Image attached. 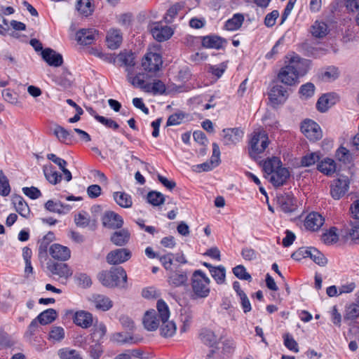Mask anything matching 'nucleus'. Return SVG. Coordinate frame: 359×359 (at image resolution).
<instances>
[{"label":"nucleus","mask_w":359,"mask_h":359,"mask_svg":"<svg viewBox=\"0 0 359 359\" xmlns=\"http://www.w3.org/2000/svg\"><path fill=\"white\" fill-rule=\"evenodd\" d=\"M97 278L102 285L113 288H126L127 274L121 266L112 267L109 271H102L97 275Z\"/></svg>","instance_id":"nucleus-1"},{"label":"nucleus","mask_w":359,"mask_h":359,"mask_svg":"<svg viewBox=\"0 0 359 359\" xmlns=\"http://www.w3.org/2000/svg\"><path fill=\"white\" fill-rule=\"evenodd\" d=\"M158 317L162 323L160 327L161 335L163 337H170L174 335L176 332V325L172 320H168L170 311L165 302L159 299L156 304Z\"/></svg>","instance_id":"nucleus-2"},{"label":"nucleus","mask_w":359,"mask_h":359,"mask_svg":"<svg viewBox=\"0 0 359 359\" xmlns=\"http://www.w3.org/2000/svg\"><path fill=\"white\" fill-rule=\"evenodd\" d=\"M280 158H271V183L280 187L286 183L290 176L288 168L283 167Z\"/></svg>","instance_id":"nucleus-3"},{"label":"nucleus","mask_w":359,"mask_h":359,"mask_svg":"<svg viewBox=\"0 0 359 359\" xmlns=\"http://www.w3.org/2000/svg\"><path fill=\"white\" fill-rule=\"evenodd\" d=\"M210 279L201 270H196L191 277V287L194 293L198 297H206L210 293Z\"/></svg>","instance_id":"nucleus-4"},{"label":"nucleus","mask_w":359,"mask_h":359,"mask_svg":"<svg viewBox=\"0 0 359 359\" xmlns=\"http://www.w3.org/2000/svg\"><path fill=\"white\" fill-rule=\"evenodd\" d=\"M268 146V136L265 131L254 132L249 141L248 153L250 157L262 153Z\"/></svg>","instance_id":"nucleus-5"},{"label":"nucleus","mask_w":359,"mask_h":359,"mask_svg":"<svg viewBox=\"0 0 359 359\" xmlns=\"http://www.w3.org/2000/svg\"><path fill=\"white\" fill-rule=\"evenodd\" d=\"M300 130L306 138L313 142L323 137V132L319 124L310 118H306L302 121Z\"/></svg>","instance_id":"nucleus-6"},{"label":"nucleus","mask_w":359,"mask_h":359,"mask_svg":"<svg viewBox=\"0 0 359 359\" xmlns=\"http://www.w3.org/2000/svg\"><path fill=\"white\" fill-rule=\"evenodd\" d=\"M277 82H273L271 88V106L276 108L280 105H283L288 99L290 93V88L278 84Z\"/></svg>","instance_id":"nucleus-7"},{"label":"nucleus","mask_w":359,"mask_h":359,"mask_svg":"<svg viewBox=\"0 0 359 359\" xmlns=\"http://www.w3.org/2000/svg\"><path fill=\"white\" fill-rule=\"evenodd\" d=\"M350 180L347 176L341 175L330 184V195L334 200H339L348 191Z\"/></svg>","instance_id":"nucleus-8"},{"label":"nucleus","mask_w":359,"mask_h":359,"mask_svg":"<svg viewBox=\"0 0 359 359\" xmlns=\"http://www.w3.org/2000/svg\"><path fill=\"white\" fill-rule=\"evenodd\" d=\"M287 64L294 68L292 70L299 78L305 76L309 72L312 62L310 60L302 58L298 55H295L290 57Z\"/></svg>","instance_id":"nucleus-9"},{"label":"nucleus","mask_w":359,"mask_h":359,"mask_svg":"<svg viewBox=\"0 0 359 359\" xmlns=\"http://www.w3.org/2000/svg\"><path fill=\"white\" fill-rule=\"evenodd\" d=\"M294 69L293 67L290 66L288 64L283 67L277 76V81L284 84L286 86H296L299 83V77L297 74L292 70Z\"/></svg>","instance_id":"nucleus-10"},{"label":"nucleus","mask_w":359,"mask_h":359,"mask_svg":"<svg viewBox=\"0 0 359 359\" xmlns=\"http://www.w3.org/2000/svg\"><path fill=\"white\" fill-rule=\"evenodd\" d=\"M339 101V96L335 92L323 94L317 100L316 109L320 113L327 112L330 108Z\"/></svg>","instance_id":"nucleus-11"},{"label":"nucleus","mask_w":359,"mask_h":359,"mask_svg":"<svg viewBox=\"0 0 359 359\" xmlns=\"http://www.w3.org/2000/svg\"><path fill=\"white\" fill-rule=\"evenodd\" d=\"M88 300L90 306L97 311H107L113 306V302L104 294H93Z\"/></svg>","instance_id":"nucleus-12"},{"label":"nucleus","mask_w":359,"mask_h":359,"mask_svg":"<svg viewBox=\"0 0 359 359\" xmlns=\"http://www.w3.org/2000/svg\"><path fill=\"white\" fill-rule=\"evenodd\" d=\"M162 63L163 61L160 54L148 53L142 58V66L146 72L154 73L160 69Z\"/></svg>","instance_id":"nucleus-13"},{"label":"nucleus","mask_w":359,"mask_h":359,"mask_svg":"<svg viewBox=\"0 0 359 359\" xmlns=\"http://www.w3.org/2000/svg\"><path fill=\"white\" fill-rule=\"evenodd\" d=\"M46 267L52 276L59 278H68L72 275V271L67 264L55 262L49 260L46 263Z\"/></svg>","instance_id":"nucleus-14"},{"label":"nucleus","mask_w":359,"mask_h":359,"mask_svg":"<svg viewBox=\"0 0 359 359\" xmlns=\"http://www.w3.org/2000/svg\"><path fill=\"white\" fill-rule=\"evenodd\" d=\"M131 257V252L127 248H118L111 251L107 255V262L110 264H119Z\"/></svg>","instance_id":"nucleus-15"},{"label":"nucleus","mask_w":359,"mask_h":359,"mask_svg":"<svg viewBox=\"0 0 359 359\" xmlns=\"http://www.w3.org/2000/svg\"><path fill=\"white\" fill-rule=\"evenodd\" d=\"M355 151H359V133L347 142V147L341 145L336 150L334 157H351Z\"/></svg>","instance_id":"nucleus-16"},{"label":"nucleus","mask_w":359,"mask_h":359,"mask_svg":"<svg viewBox=\"0 0 359 359\" xmlns=\"http://www.w3.org/2000/svg\"><path fill=\"white\" fill-rule=\"evenodd\" d=\"M151 32L153 37L159 42L167 41L173 34L171 27L167 25H162L160 22L153 24Z\"/></svg>","instance_id":"nucleus-17"},{"label":"nucleus","mask_w":359,"mask_h":359,"mask_svg":"<svg viewBox=\"0 0 359 359\" xmlns=\"http://www.w3.org/2000/svg\"><path fill=\"white\" fill-rule=\"evenodd\" d=\"M76 40L79 43L82 45H90L98 39V31L95 29H81L76 34Z\"/></svg>","instance_id":"nucleus-18"},{"label":"nucleus","mask_w":359,"mask_h":359,"mask_svg":"<svg viewBox=\"0 0 359 359\" xmlns=\"http://www.w3.org/2000/svg\"><path fill=\"white\" fill-rule=\"evenodd\" d=\"M222 133V142L226 145L237 144L242 140L244 134L238 128H225Z\"/></svg>","instance_id":"nucleus-19"},{"label":"nucleus","mask_w":359,"mask_h":359,"mask_svg":"<svg viewBox=\"0 0 359 359\" xmlns=\"http://www.w3.org/2000/svg\"><path fill=\"white\" fill-rule=\"evenodd\" d=\"M102 224L107 228L115 229L121 228L123 220L118 214L113 211H108L102 217Z\"/></svg>","instance_id":"nucleus-20"},{"label":"nucleus","mask_w":359,"mask_h":359,"mask_svg":"<svg viewBox=\"0 0 359 359\" xmlns=\"http://www.w3.org/2000/svg\"><path fill=\"white\" fill-rule=\"evenodd\" d=\"M49 254L54 259L67 261L71 257L70 250L64 245L54 243L49 248Z\"/></svg>","instance_id":"nucleus-21"},{"label":"nucleus","mask_w":359,"mask_h":359,"mask_svg":"<svg viewBox=\"0 0 359 359\" xmlns=\"http://www.w3.org/2000/svg\"><path fill=\"white\" fill-rule=\"evenodd\" d=\"M41 55L43 60L50 66L57 67L63 64L62 55L50 48L43 49Z\"/></svg>","instance_id":"nucleus-22"},{"label":"nucleus","mask_w":359,"mask_h":359,"mask_svg":"<svg viewBox=\"0 0 359 359\" xmlns=\"http://www.w3.org/2000/svg\"><path fill=\"white\" fill-rule=\"evenodd\" d=\"M324 223V218L316 212L309 213L305 220L304 226L306 229L315 231L318 230Z\"/></svg>","instance_id":"nucleus-23"},{"label":"nucleus","mask_w":359,"mask_h":359,"mask_svg":"<svg viewBox=\"0 0 359 359\" xmlns=\"http://www.w3.org/2000/svg\"><path fill=\"white\" fill-rule=\"evenodd\" d=\"M73 321L76 325L83 329H87L92 326L93 317V315L88 311H79L75 313Z\"/></svg>","instance_id":"nucleus-24"},{"label":"nucleus","mask_w":359,"mask_h":359,"mask_svg":"<svg viewBox=\"0 0 359 359\" xmlns=\"http://www.w3.org/2000/svg\"><path fill=\"white\" fill-rule=\"evenodd\" d=\"M317 170L330 176L337 171V164L334 158H317Z\"/></svg>","instance_id":"nucleus-25"},{"label":"nucleus","mask_w":359,"mask_h":359,"mask_svg":"<svg viewBox=\"0 0 359 359\" xmlns=\"http://www.w3.org/2000/svg\"><path fill=\"white\" fill-rule=\"evenodd\" d=\"M334 141L332 138H325L321 142V150L310 151L304 154L302 157H323L332 149Z\"/></svg>","instance_id":"nucleus-26"},{"label":"nucleus","mask_w":359,"mask_h":359,"mask_svg":"<svg viewBox=\"0 0 359 359\" xmlns=\"http://www.w3.org/2000/svg\"><path fill=\"white\" fill-rule=\"evenodd\" d=\"M53 132L60 142L66 144H71L74 140L73 132L69 131L59 125H55Z\"/></svg>","instance_id":"nucleus-27"},{"label":"nucleus","mask_w":359,"mask_h":359,"mask_svg":"<svg viewBox=\"0 0 359 359\" xmlns=\"http://www.w3.org/2000/svg\"><path fill=\"white\" fill-rule=\"evenodd\" d=\"M187 280V272L180 270L171 271L168 276L169 284L175 287L186 285Z\"/></svg>","instance_id":"nucleus-28"},{"label":"nucleus","mask_w":359,"mask_h":359,"mask_svg":"<svg viewBox=\"0 0 359 359\" xmlns=\"http://www.w3.org/2000/svg\"><path fill=\"white\" fill-rule=\"evenodd\" d=\"M135 55L131 51L121 52L118 55V60L122 65L126 67L127 74H130V72H134V67L135 65Z\"/></svg>","instance_id":"nucleus-29"},{"label":"nucleus","mask_w":359,"mask_h":359,"mask_svg":"<svg viewBox=\"0 0 359 359\" xmlns=\"http://www.w3.org/2000/svg\"><path fill=\"white\" fill-rule=\"evenodd\" d=\"M301 51L304 56L313 58H319L326 53L325 49L314 47L309 43H302L301 44Z\"/></svg>","instance_id":"nucleus-30"},{"label":"nucleus","mask_w":359,"mask_h":359,"mask_svg":"<svg viewBox=\"0 0 359 359\" xmlns=\"http://www.w3.org/2000/svg\"><path fill=\"white\" fill-rule=\"evenodd\" d=\"M226 41L218 36H205L203 37L202 46L206 48H215L219 50L223 47Z\"/></svg>","instance_id":"nucleus-31"},{"label":"nucleus","mask_w":359,"mask_h":359,"mask_svg":"<svg viewBox=\"0 0 359 359\" xmlns=\"http://www.w3.org/2000/svg\"><path fill=\"white\" fill-rule=\"evenodd\" d=\"M143 324L144 327L149 331H153L158 328L159 319L157 318V313L155 310L146 312L143 318Z\"/></svg>","instance_id":"nucleus-32"},{"label":"nucleus","mask_w":359,"mask_h":359,"mask_svg":"<svg viewBox=\"0 0 359 359\" xmlns=\"http://www.w3.org/2000/svg\"><path fill=\"white\" fill-rule=\"evenodd\" d=\"M130 233L126 229H122L116 231L111 236V241L117 246H123L127 244L130 240Z\"/></svg>","instance_id":"nucleus-33"},{"label":"nucleus","mask_w":359,"mask_h":359,"mask_svg":"<svg viewBox=\"0 0 359 359\" xmlns=\"http://www.w3.org/2000/svg\"><path fill=\"white\" fill-rule=\"evenodd\" d=\"M122 35L118 29H110L107 35V42L110 49L118 48L122 42Z\"/></svg>","instance_id":"nucleus-34"},{"label":"nucleus","mask_w":359,"mask_h":359,"mask_svg":"<svg viewBox=\"0 0 359 359\" xmlns=\"http://www.w3.org/2000/svg\"><path fill=\"white\" fill-rule=\"evenodd\" d=\"M13 203L15 208L16 211L23 217H27L29 215L30 210L27 203L24 198L19 195L13 196Z\"/></svg>","instance_id":"nucleus-35"},{"label":"nucleus","mask_w":359,"mask_h":359,"mask_svg":"<svg viewBox=\"0 0 359 359\" xmlns=\"http://www.w3.org/2000/svg\"><path fill=\"white\" fill-rule=\"evenodd\" d=\"M221 163L220 158H208L206 161L194 165L192 166V170L195 172H207L217 167Z\"/></svg>","instance_id":"nucleus-36"},{"label":"nucleus","mask_w":359,"mask_h":359,"mask_svg":"<svg viewBox=\"0 0 359 359\" xmlns=\"http://www.w3.org/2000/svg\"><path fill=\"white\" fill-rule=\"evenodd\" d=\"M244 21V16L241 13H236L231 19H229L224 25L226 30L235 31L238 29Z\"/></svg>","instance_id":"nucleus-37"},{"label":"nucleus","mask_w":359,"mask_h":359,"mask_svg":"<svg viewBox=\"0 0 359 359\" xmlns=\"http://www.w3.org/2000/svg\"><path fill=\"white\" fill-rule=\"evenodd\" d=\"M114 198L116 203L122 208H129L133 205L131 196L125 192H115L114 194Z\"/></svg>","instance_id":"nucleus-38"},{"label":"nucleus","mask_w":359,"mask_h":359,"mask_svg":"<svg viewBox=\"0 0 359 359\" xmlns=\"http://www.w3.org/2000/svg\"><path fill=\"white\" fill-rule=\"evenodd\" d=\"M311 29L312 35L316 38H323L327 34V25L324 22L316 21Z\"/></svg>","instance_id":"nucleus-39"},{"label":"nucleus","mask_w":359,"mask_h":359,"mask_svg":"<svg viewBox=\"0 0 359 359\" xmlns=\"http://www.w3.org/2000/svg\"><path fill=\"white\" fill-rule=\"evenodd\" d=\"M57 312L53 309H48L41 312L36 318L41 325H47L55 320Z\"/></svg>","instance_id":"nucleus-40"},{"label":"nucleus","mask_w":359,"mask_h":359,"mask_svg":"<svg viewBox=\"0 0 359 359\" xmlns=\"http://www.w3.org/2000/svg\"><path fill=\"white\" fill-rule=\"evenodd\" d=\"M340 76V72L338 67L331 65L325 68V70L321 73L322 79L326 81H334Z\"/></svg>","instance_id":"nucleus-41"},{"label":"nucleus","mask_w":359,"mask_h":359,"mask_svg":"<svg viewBox=\"0 0 359 359\" xmlns=\"http://www.w3.org/2000/svg\"><path fill=\"white\" fill-rule=\"evenodd\" d=\"M315 91V85L311 82H307L300 86L299 94L302 100H309L314 95Z\"/></svg>","instance_id":"nucleus-42"},{"label":"nucleus","mask_w":359,"mask_h":359,"mask_svg":"<svg viewBox=\"0 0 359 359\" xmlns=\"http://www.w3.org/2000/svg\"><path fill=\"white\" fill-rule=\"evenodd\" d=\"M337 229L334 226L331 227L327 231L323 233L321 239L327 245L335 243L339 240V236L337 233Z\"/></svg>","instance_id":"nucleus-43"},{"label":"nucleus","mask_w":359,"mask_h":359,"mask_svg":"<svg viewBox=\"0 0 359 359\" xmlns=\"http://www.w3.org/2000/svg\"><path fill=\"white\" fill-rule=\"evenodd\" d=\"M313 247H301L291 255V258L296 261H301L302 259L309 257Z\"/></svg>","instance_id":"nucleus-44"},{"label":"nucleus","mask_w":359,"mask_h":359,"mask_svg":"<svg viewBox=\"0 0 359 359\" xmlns=\"http://www.w3.org/2000/svg\"><path fill=\"white\" fill-rule=\"evenodd\" d=\"M210 274L217 284H224L226 280V269L222 266H216L211 270Z\"/></svg>","instance_id":"nucleus-45"},{"label":"nucleus","mask_w":359,"mask_h":359,"mask_svg":"<svg viewBox=\"0 0 359 359\" xmlns=\"http://www.w3.org/2000/svg\"><path fill=\"white\" fill-rule=\"evenodd\" d=\"M147 202L154 206H158L165 202L164 196L158 191H149L147 197Z\"/></svg>","instance_id":"nucleus-46"},{"label":"nucleus","mask_w":359,"mask_h":359,"mask_svg":"<svg viewBox=\"0 0 359 359\" xmlns=\"http://www.w3.org/2000/svg\"><path fill=\"white\" fill-rule=\"evenodd\" d=\"M226 358L224 351L222 350L218 343L215 346H211L206 355V359H226Z\"/></svg>","instance_id":"nucleus-47"},{"label":"nucleus","mask_w":359,"mask_h":359,"mask_svg":"<svg viewBox=\"0 0 359 359\" xmlns=\"http://www.w3.org/2000/svg\"><path fill=\"white\" fill-rule=\"evenodd\" d=\"M113 340L118 344H137L141 339L134 338L132 336H125L121 332L115 333L113 335Z\"/></svg>","instance_id":"nucleus-48"},{"label":"nucleus","mask_w":359,"mask_h":359,"mask_svg":"<svg viewBox=\"0 0 359 359\" xmlns=\"http://www.w3.org/2000/svg\"><path fill=\"white\" fill-rule=\"evenodd\" d=\"M310 259L316 264L320 266H325L327 264V259L325 256L317 248L313 247Z\"/></svg>","instance_id":"nucleus-49"},{"label":"nucleus","mask_w":359,"mask_h":359,"mask_svg":"<svg viewBox=\"0 0 359 359\" xmlns=\"http://www.w3.org/2000/svg\"><path fill=\"white\" fill-rule=\"evenodd\" d=\"M77 10L85 15H88L93 12L91 0H77Z\"/></svg>","instance_id":"nucleus-50"},{"label":"nucleus","mask_w":359,"mask_h":359,"mask_svg":"<svg viewBox=\"0 0 359 359\" xmlns=\"http://www.w3.org/2000/svg\"><path fill=\"white\" fill-rule=\"evenodd\" d=\"M106 334V327L103 323H95L91 333L93 341H99Z\"/></svg>","instance_id":"nucleus-51"},{"label":"nucleus","mask_w":359,"mask_h":359,"mask_svg":"<svg viewBox=\"0 0 359 359\" xmlns=\"http://www.w3.org/2000/svg\"><path fill=\"white\" fill-rule=\"evenodd\" d=\"M130 73V74H127V80L128 82L135 87L140 88L144 83V74L139 73L135 76H133L134 72H131Z\"/></svg>","instance_id":"nucleus-52"},{"label":"nucleus","mask_w":359,"mask_h":359,"mask_svg":"<svg viewBox=\"0 0 359 359\" xmlns=\"http://www.w3.org/2000/svg\"><path fill=\"white\" fill-rule=\"evenodd\" d=\"M359 316V306L356 304H352L346 307V313L344 316V320H354Z\"/></svg>","instance_id":"nucleus-53"},{"label":"nucleus","mask_w":359,"mask_h":359,"mask_svg":"<svg viewBox=\"0 0 359 359\" xmlns=\"http://www.w3.org/2000/svg\"><path fill=\"white\" fill-rule=\"evenodd\" d=\"M284 345L285 346L294 353L299 351V346L297 342L294 339L293 337L289 333L283 335Z\"/></svg>","instance_id":"nucleus-54"},{"label":"nucleus","mask_w":359,"mask_h":359,"mask_svg":"<svg viewBox=\"0 0 359 359\" xmlns=\"http://www.w3.org/2000/svg\"><path fill=\"white\" fill-rule=\"evenodd\" d=\"M74 221L78 226L85 228L90 224V219L85 212H79L75 215Z\"/></svg>","instance_id":"nucleus-55"},{"label":"nucleus","mask_w":359,"mask_h":359,"mask_svg":"<svg viewBox=\"0 0 359 359\" xmlns=\"http://www.w3.org/2000/svg\"><path fill=\"white\" fill-rule=\"evenodd\" d=\"M233 273L238 278L245 280H250L251 276L246 271L243 265H238L233 269Z\"/></svg>","instance_id":"nucleus-56"},{"label":"nucleus","mask_w":359,"mask_h":359,"mask_svg":"<svg viewBox=\"0 0 359 359\" xmlns=\"http://www.w3.org/2000/svg\"><path fill=\"white\" fill-rule=\"evenodd\" d=\"M54 163H55L58 167L62 170L64 175H65V179L67 182L70 181L72 178V174L70 171L66 168L67 165V162L64 158H51Z\"/></svg>","instance_id":"nucleus-57"},{"label":"nucleus","mask_w":359,"mask_h":359,"mask_svg":"<svg viewBox=\"0 0 359 359\" xmlns=\"http://www.w3.org/2000/svg\"><path fill=\"white\" fill-rule=\"evenodd\" d=\"M351 229L347 232V235L351 238L355 243L359 244V222H355L350 223Z\"/></svg>","instance_id":"nucleus-58"},{"label":"nucleus","mask_w":359,"mask_h":359,"mask_svg":"<svg viewBox=\"0 0 359 359\" xmlns=\"http://www.w3.org/2000/svg\"><path fill=\"white\" fill-rule=\"evenodd\" d=\"M49 337L55 341H60L65 337V330L62 327L54 326L50 332Z\"/></svg>","instance_id":"nucleus-59"},{"label":"nucleus","mask_w":359,"mask_h":359,"mask_svg":"<svg viewBox=\"0 0 359 359\" xmlns=\"http://www.w3.org/2000/svg\"><path fill=\"white\" fill-rule=\"evenodd\" d=\"M201 339L207 344L211 346H215L217 341V337L215 333L210 330H205L201 334Z\"/></svg>","instance_id":"nucleus-60"},{"label":"nucleus","mask_w":359,"mask_h":359,"mask_svg":"<svg viewBox=\"0 0 359 359\" xmlns=\"http://www.w3.org/2000/svg\"><path fill=\"white\" fill-rule=\"evenodd\" d=\"M58 355L61 359H81L76 351L68 348L60 350Z\"/></svg>","instance_id":"nucleus-61"},{"label":"nucleus","mask_w":359,"mask_h":359,"mask_svg":"<svg viewBox=\"0 0 359 359\" xmlns=\"http://www.w3.org/2000/svg\"><path fill=\"white\" fill-rule=\"evenodd\" d=\"M182 6L180 4H176L172 6L167 11L165 17V21L168 23H171L174 18L177 15L179 11L181 10Z\"/></svg>","instance_id":"nucleus-62"},{"label":"nucleus","mask_w":359,"mask_h":359,"mask_svg":"<svg viewBox=\"0 0 359 359\" xmlns=\"http://www.w3.org/2000/svg\"><path fill=\"white\" fill-rule=\"evenodd\" d=\"M95 119L107 128H112L114 130H116L119 128V125L111 118H107L102 116L95 115Z\"/></svg>","instance_id":"nucleus-63"},{"label":"nucleus","mask_w":359,"mask_h":359,"mask_svg":"<svg viewBox=\"0 0 359 359\" xmlns=\"http://www.w3.org/2000/svg\"><path fill=\"white\" fill-rule=\"evenodd\" d=\"M227 65L226 62H222L218 65H212L209 67V72L214 76L219 78L226 71Z\"/></svg>","instance_id":"nucleus-64"}]
</instances>
